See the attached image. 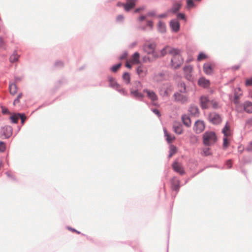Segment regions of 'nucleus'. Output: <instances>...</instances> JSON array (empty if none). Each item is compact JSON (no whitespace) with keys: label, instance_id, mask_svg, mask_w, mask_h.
I'll use <instances>...</instances> for the list:
<instances>
[{"label":"nucleus","instance_id":"obj_1","mask_svg":"<svg viewBox=\"0 0 252 252\" xmlns=\"http://www.w3.org/2000/svg\"><path fill=\"white\" fill-rule=\"evenodd\" d=\"M155 48L156 45L154 43H148L144 45L143 49L147 54V56L143 58V62H152L158 58V56L155 51Z\"/></svg>","mask_w":252,"mask_h":252},{"label":"nucleus","instance_id":"obj_2","mask_svg":"<svg viewBox=\"0 0 252 252\" xmlns=\"http://www.w3.org/2000/svg\"><path fill=\"white\" fill-rule=\"evenodd\" d=\"M217 138L215 132L206 131L203 135V144L206 146H212L217 141Z\"/></svg>","mask_w":252,"mask_h":252},{"label":"nucleus","instance_id":"obj_3","mask_svg":"<svg viewBox=\"0 0 252 252\" xmlns=\"http://www.w3.org/2000/svg\"><path fill=\"white\" fill-rule=\"evenodd\" d=\"M142 89V85L139 81H135L132 85L131 88L130 89V94L133 96L139 98H143L144 95L141 93L139 92V91Z\"/></svg>","mask_w":252,"mask_h":252},{"label":"nucleus","instance_id":"obj_4","mask_svg":"<svg viewBox=\"0 0 252 252\" xmlns=\"http://www.w3.org/2000/svg\"><path fill=\"white\" fill-rule=\"evenodd\" d=\"M172 55L173 57L171 59V66L174 69L178 68L184 62V60L180 54V51L178 49L177 53Z\"/></svg>","mask_w":252,"mask_h":252},{"label":"nucleus","instance_id":"obj_5","mask_svg":"<svg viewBox=\"0 0 252 252\" xmlns=\"http://www.w3.org/2000/svg\"><path fill=\"white\" fill-rule=\"evenodd\" d=\"M186 93H180L177 92L174 94V96L176 101L182 103L187 102L189 99V96Z\"/></svg>","mask_w":252,"mask_h":252},{"label":"nucleus","instance_id":"obj_6","mask_svg":"<svg viewBox=\"0 0 252 252\" xmlns=\"http://www.w3.org/2000/svg\"><path fill=\"white\" fill-rule=\"evenodd\" d=\"M12 134V128L10 126H4L1 129L0 134L5 138H8Z\"/></svg>","mask_w":252,"mask_h":252},{"label":"nucleus","instance_id":"obj_7","mask_svg":"<svg viewBox=\"0 0 252 252\" xmlns=\"http://www.w3.org/2000/svg\"><path fill=\"white\" fill-rule=\"evenodd\" d=\"M200 105L202 109H207L210 103V100L207 96L202 95L200 97Z\"/></svg>","mask_w":252,"mask_h":252},{"label":"nucleus","instance_id":"obj_8","mask_svg":"<svg viewBox=\"0 0 252 252\" xmlns=\"http://www.w3.org/2000/svg\"><path fill=\"white\" fill-rule=\"evenodd\" d=\"M214 68L215 65L210 63H204L203 66L204 72L209 75L213 73Z\"/></svg>","mask_w":252,"mask_h":252},{"label":"nucleus","instance_id":"obj_9","mask_svg":"<svg viewBox=\"0 0 252 252\" xmlns=\"http://www.w3.org/2000/svg\"><path fill=\"white\" fill-rule=\"evenodd\" d=\"M209 120L214 124H218L221 122V118L218 114L215 113H210L209 116Z\"/></svg>","mask_w":252,"mask_h":252},{"label":"nucleus","instance_id":"obj_10","mask_svg":"<svg viewBox=\"0 0 252 252\" xmlns=\"http://www.w3.org/2000/svg\"><path fill=\"white\" fill-rule=\"evenodd\" d=\"M205 128V125L203 121H197L195 122L194 126V130L196 133H200Z\"/></svg>","mask_w":252,"mask_h":252},{"label":"nucleus","instance_id":"obj_11","mask_svg":"<svg viewBox=\"0 0 252 252\" xmlns=\"http://www.w3.org/2000/svg\"><path fill=\"white\" fill-rule=\"evenodd\" d=\"M143 92L146 94L147 96L150 98L151 101L154 102L158 100V95L154 91L148 89H144Z\"/></svg>","mask_w":252,"mask_h":252},{"label":"nucleus","instance_id":"obj_12","mask_svg":"<svg viewBox=\"0 0 252 252\" xmlns=\"http://www.w3.org/2000/svg\"><path fill=\"white\" fill-rule=\"evenodd\" d=\"M178 52V49L175 48H171L170 46H166L161 51V54L162 56H165L167 53H169L171 55L173 54H176Z\"/></svg>","mask_w":252,"mask_h":252},{"label":"nucleus","instance_id":"obj_13","mask_svg":"<svg viewBox=\"0 0 252 252\" xmlns=\"http://www.w3.org/2000/svg\"><path fill=\"white\" fill-rule=\"evenodd\" d=\"M137 74L140 77L143 78L147 74V69L143 65H139L137 67L136 69Z\"/></svg>","mask_w":252,"mask_h":252},{"label":"nucleus","instance_id":"obj_14","mask_svg":"<svg viewBox=\"0 0 252 252\" xmlns=\"http://www.w3.org/2000/svg\"><path fill=\"white\" fill-rule=\"evenodd\" d=\"M192 66L191 65H187L184 67V72L186 78L188 80H190L191 78V73L192 71Z\"/></svg>","mask_w":252,"mask_h":252},{"label":"nucleus","instance_id":"obj_15","mask_svg":"<svg viewBox=\"0 0 252 252\" xmlns=\"http://www.w3.org/2000/svg\"><path fill=\"white\" fill-rule=\"evenodd\" d=\"M136 0H126L124 5V9L126 11H129L133 8L136 4Z\"/></svg>","mask_w":252,"mask_h":252},{"label":"nucleus","instance_id":"obj_16","mask_svg":"<svg viewBox=\"0 0 252 252\" xmlns=\"http://www.w3.org/2000/svg\"><path fill=\"white\" fill-rule=\"evenodd\" d=\"M210 84V81L204 77L200 78L198 81V85L203 88L208 87Z\"/></svg>","mask_w":252,"mask_h":252},{"label":"nucleus","instance_id":"obj_17","mask_svg":"<svg viewBox=\"0 0 252 252\" xmlns=\"http://www.w3.org/2000/svg\"><path fill=\"white\" fill-rule=\"evenodd\" d=\"M170 27L172 30L177 32L180 29V23L176 20H173L170 22Z\"/></svg>","mask_w":252,"mask_h":252},{"label":"nucleus","instance_id":"obj_18","mask_svg":"<svg viewBox=\"0 0 252 252\" xmlns=\"http://www.w3.org/2000/svg\"><path fill=\"white\" fill-rule=\"evenodd\" d=\"M173 168L176 172L180 174H183L184 173V171L182 166L178 162H174L173 163Z\"/></svg>","mask_w":252,"mask_h":252},{"label":"nucleus","instance_id":"obj_19","mask_svg":"<svg viewBox=\"0 0 252 252\" xmlns=\"http://www.w3.org/2000/svg\"><path fill=\"white\" fill-rule=\"evenodd\" d=\"M108 81L109 82V85L110 87L115 88L116 89H119L120 88V85L117 83L115 79L112 77L109 76Z\"/></svg>","mask_w":252,"mask_h":252},{"label":"nucleus","instance_id":"obj_20","mask_svg":"<svg viewBox=\"0 0 252 252\" xmlns=\"http://www.w3.org/2000/svg\"><path fill=\"white\" fill-rule=\"evenodd\" d=\"M222 132L224 134V137H228L231 135L230 126L228 123L226 124L225 126L222 129Z\"/></svg>","mask_w":252,"mask_h":252},{"label":"nucleus","instance_id":"obj_21","mask_svg":"<svg viewBox=\"0 0 252 252\" xmlns=\"http://www.w3.org/2000/svg\"><path fill=\"white\" fill-rule=\"evenodd\" d=\"M171 188L173 190L178 191L180 188V181L176 178H173L171 181Z\"/></svg>","mask_w":252,"mask_h":252},{"label":"nucleus","instance_id":"obj_22","mask_svg":"<svg viewBox=\"0 0 252 252\" xmlns=\"http://www.w3.org/2000/svg\"><path fill=\"white\" fill-rule=\"evenodd\" d=\"M140 55L138 53L135 52L132 56L129 61L132 64H138L139 63Z\"/></svg>","mask_w":252,"mask_h":252},{"label":"nucleus","instance_id":"obj_23","mask_svg":"<svg viewBox=\"0 0 252 252\" xmlns=\"http://www.w3.org/2000/svg\"><path fill=\"white\" fill-rule=\"evenodd\" d=\"M189 111L192 115L198 116L199 114V109L195 106H191L189 108Z\"/></svg>","mask_w":252,"mask_h":252},{"label":"nucleus","instance_id":"obj_24","mask_svg":"<svg viewBox=\"0 0 252 252\" xmlns=\"http://www.w3.org/2000/svg\"><path fill=\"white\" fill-rule=\"evenodd\" d=\"M17 87L15 84L11 83L9 84V90L11 95H15L17 92Z\"/></svg>","mask_w":252,"mask_h":252},{"label":"nucleus","instance_id":"obj_25","mask_svg":"<svg viewBox=\"0 0 252 252\" xmlns=\"http://www.w3.org/2000/svg\"><path fill=\"white\" fill-rule=\"evenodd\" d=\"M182 121L184 124L188 127L190 126L191 125V121L189 117L186 115H184L182 117Z\"/></svg>","mask_w":252,"mask_h":252},{"label":"nucleus","instance_id":"obj_26","mask_svg":"<svg viewBox=\"0 0 252 252\" xmlns=\"http://www.w3.org/2000/svg\"><path fill=\"white\" fill-rule=\"evenodd\" d=\"M244 110L246 112L251 113H252V103L251 102H246L244 104Z\"/></svg>","mask_w":252,"mask_h":252},{"label":"nucleus","instance_id":"obj_27","mask_svg":"<svg viewBox=\"0 0 252 252\" xmlns=\"http://www.w3.org/2000/svg\"><path fill=\"white\" fill-rule=\"evenodd\" d=\"M179 93H186V87L185 84L183 82H180L178 86Z\"/></svg>","mask_w":252,"mask_h":252},{"label":"nucleus","instance_id":"obj_28","mask_svg":"<svg viewBox=\"0 0 252 252\" xmlns=\"http://www.w3.org/2000/svg\"><path fill=\"white\" fill-rule=\"evenodd\" d=\"M19 56L16 51L14 52L12 55L9 58V61L11 63H14L18 61Z\"/></svg>","mask_w":252,"mask_h":252},{"label":"nucleus","instance_id":"obj_29","mask_svg":"<svg viewBox=\"0 0 252 252\" xmlns=\"http://www.w3.org/2000/svg\"><path fill=\"white\" fill-rule=\"evenodd\" d=\"M174 131L178 134H181L183 132L182 127L180 125H174L173 126Z\"/></svg>","mask_w":252,"mask_h":252},{"label":"nucleus","instance_id":"obj_30","mask_svg":"<svg viewBox=\"0 0 252 252\" xmlns=\"http://www.w3.org/2000/svg\"><path fill=\"white\" fill-rule=\"evenodd\" d=\"M123 79L126 84L130 82V75L128 72H125L123 75Z\"/></svg>","mask_w":252,"mask_h":252},{"label":"nucleus","instance_id":"obj_31","mask_svg":"<svg viewBox=\"0 0 252 252\" xmlns=\"http://www.w3.org/2000/svg\"><path fill=\"white\" fill-rule=\"evenodd\" d=\"M158 30L161 32H164L166 31V26L164 23L159 22L158 24Z\"/></svg>","mask_w":252,"mask_h":252},{"label":"nucleus","instance_id":"obj_32","mask_svg":"<svg viewBox=\"0 0 252 252\" xmlns=\"http://www.w3.org/2000/svg\"><path fill=\"white\" fill-rule=\"evenodd\" d=\"M201 155L204 156H207L211 155L210 149L209 148H205L203 149Z\"/></svg>","mask_w":252,"mask_h":252},{"label":"nucleus","instance_id":"obj_33","mask_svg":"<svg viewBox=\"0 0 252 252\" xmlns=\"http://www.w3.org/2000/svg\"><path fill=\"white\" fill-rule=\"evenodd\" d=\"M10 119L12 122L14 123H17L18 122V119H19V114H14L10 116Z\"/></svg>","mask_w":252,"mask_h":252},{"label":"nucleus","instance_id":"obj_34","mask_svg":"<svg viewBox=\"0 0 252 252\" xmlns=\"http://www.w3.org/2000/svg\"><path fill=\"white\" fill-rule=\"evenodd\" d=\"M176 152H177L176 147L173 145H171L170 148V154L169 155V157L171 158Z\"/></svg>","mask_w":252,"mask_h":252},{"label":"nucleus","instance_id":"obj_35","mask_svg":"<svg viewBox=\"0 0 252 252\" xmlns=\"http://www.w3.org/2000/svg\"><path fill=\"white\" fill-rule=\"evenodd\" d=\"M164 132L165 136L166 137V140L168 143L172 142L175 139V137L169 135L168 133H167L166 131H164Z\"/></svg>","mask_w":252,"mask_h":252},{"label":"nucleus","instance_id":"obj_36","mask_svg":"<svg viewBox=\"0 0 252 252\" xmlns=\"http://www.w3.org/2000/svg\"><path fill=\"white\" fill-rule=\"evenodd\" d=\"M181 6V5L179 3H177L174 4L173 5L172 9L173 12L175 13V12H177L178 11H179V9H180Z\"/></svg>","mask_w":252,"mask_h":252},{"label":"nucleus","instance_id":"obj_37","mask_svg":"<svg viewBox=\"0 0 252 252\" xmlns=\"http://www.w3.org/2000/svg\"><path fill=\"white\" fill-rule=\"evenodd\" d=\"M229 145V140L227 137L223 138V148L226 149Z\"/></svg>","mask_w":252,"mask_h":252},{"label":"nucleus","instance_id":"obj_38","mask_svg":"<svg viewBox=\"0 0 252 252\" xmlns=\"http://www.w3.org/2000/svg\"><path fill=\"white\" fill-rule=\"evenodd\" d=\"M207 56L206 54L203 53H200L197 57V61L200 62L201 61L204 60L207 58Z\"/></svg>","mask_w":252,"mask_h":252},{"label":"nucleus","instance_id":"obj_39","mask_svg":"<svg viewBox=\"0 0 252 252\" xmlns=\"http://www.w3.org/2000/svg\"><path fill=\"white\" fill-rule=\"evenodd\" d=\"M210 104L212 105L213 108L216 109L219 107V103L215 99L210 100Z\"/></svg>","mask_w":252,"mask_h":252},{"label":"nucleus","instance_id":"obj_40","mask_svg":"<svg viewBox=\"0 0 252 252\" xmlns=\"http://www.w3.org/2000/svg\"><path fill=\"white\" fill-rule=\"evenodd\" d=\"M0 48L5 49L6 44L2 37L0 36Z\"/></svg>","mask_w":252,"mask_h":252},{"label":"nucleus","instance_id":"obj_41","mask_svg":"<svg viewBox=\"0 0 252 252\" xmlns=\"http://www.w3.org/2000/svg\"><path fill=\"white\" fill-rule=\"evenodd\" d=\"M121 66V63H119V64H117L116 65L113 66L111 68V71H112L113 72H117V70L120 68Z\"/></svg>","mask_w":252,"mask_h":252},{"label":"nucleus","instance_id":"obj_42","mask_svg":"<svg viewBox=\"0 0 252 252\" xmlns=\"http://www.w3.org/2000/svg\"><path fill=\"white\" fill-rule=\"evenodd\" d=\"M6 149V145L5 143L0 141V152H3Z\"/></svg>","mask_w":252,"mask_h":252},{"label":"nucleus","instance_id":"obj_43","mask_svg":"<svg viewBox=\"0 0 252 252\" xmlns=\"http://www.w3.org/2000/svg\"><path fill=\"white\" fill-rule=\"evenodd\" d=\"M188 8H191L194 6V3L193 0H187Z\"/></svg>","mask_w":252,"mask_h":252},{"label":"nucleus","instance_id":"obj_44","mask_svg":"<svg viewBox=\"0 0 252 252\" xmlns=\"http://www.w3.org/2000/svg\"><path fill=\"white\" fill-rule=\"evenodd\" d=\"M245 85L247 86L252 85V77L246 80Z\"/></svg>","mask_w":252,"mask_h":252},{"label":"nucleus","instance_id":"obj_45","mask_svg":"<svg viewBox=\"0 0 252 252\" xmlns=\"http://www.w3.org/2000/svg\"><path fill=\"white\" fill-rule=\"evenodd\" d=\"M19 118H20L21 120L22 124H24V123L26 119V117L23 114H19Z\"/></svg>","mask_w":252,"mask_h":252},{"label":"nucleus","instance_id":"obj_46","mask_svg":"<svg viewBox=\"0 0 252 252\" xmlns=\"http://www.w3.org/2000/svg\"><path fill=\"white\" fill-rule=\"evenodd\" d=\"M226 165L228 168H230L232 165V161L231 159H229L227 161L226 163Z\"/></svg>","mask_w":252,"mask_h":252},{"label":"nucleus","instance_id":"obj_47","mask_svg":"<svg viewBox=\"0 0 252 252\" xmlns=\"http://www.w3.org/2000/svg\"><path fill=\"white\" fill-rule=\"evenodd\" d=\"M246 150L248 152L252 151V142H250L247 147L246 148Z\"/></svg>","mask_w":252,"mask_h":252},{"label":"nucleus","instance_id":"obj_48","mask_svg":"<svg viewBox=\"0 0 252 252\" xmlns=\"http://www.w3.org/2000/svg\"><path fill=\"white\" fill-rule=\"evenodd\" d=\"M127 56V53H124L122 55H121L120 57V60H124L126 58Z\"/></svg>","mask_w":252,"mask_h":252},{"label":"nucleus","instance_id":"obj_49","mask_svg":"<svg viewBox=\"0 0 252 252\" xmlns=\"http://www.w3.org/2000/svg\"><path fill=\"white\" fill-rule=\"evenodd\" d=\"M178 18L181 19H184L185 18V16L183 13H179L178 14Z\"/></svg>","mask_w":252,"mask_h":252},{"label":"nucleus","instance_id":"obj_50","mask_svg":"<svg viewBox=\"0 0 252 252\" xmlns=\"http://www.w3.org/2000/svg\"><path fill=\"white\" fill-rule=\"evenodd\" d=\"M153 112L157 115L158 116H160V113L158 109H155L153 110Z\"/></svg>","mask_w":252,"mask_h":252},{"label":"nucleus","instance_id":"obj_51","mask_svg":"<svg viewBox=\"0 0 252 252\" xmlns=\"http://www.w3.org/2000/svg\"><path fill=\"white\" fill-rule=\"evenodd\" d=\"M124 19V17L120 15H119L117 17V20L118 21H122Z\"/></svg>","mask_w":252,"mask_h":252},{"label":"nucleus","instance_id":"obj_52","mask_svg":"<svg viewBox=\"0 0 252 252\" xmlns=\"http://www.w3.org/2000/svg\"><path fill=\"white\" fill-rule=\"evenodd\" d=\"M238 99H239V97L235 95V97H234V102L236 104L238 103Z\"/></svg>","mask_w":252,"mask_h":252},{"label":"nucleus","instance_id":"obj_53","mask_svg":"<svg viewBox=\"0 0 252 252\" xmlns=\"http://www.w3.org/2000/svg\"><path fill=\"white\" fill-rule=\"evenodd\" d=\"M247 124L250 125V126H252V118L249 119L247 121Z\"/></svg>","mask_w":252,"mask_h":252},{"label":"nucleus","instance_id":"obj_54","mask_svg":"<svg viewBox=\"0 0 252 252\" xmlns=\"http://www.w3.org/2000/svg\"><path fill=\"white\" fill-rule=\"evenodd\" d=\"M126 67L128 68H131V65H130V63H128V62H127L126 63Z\"/></svg>","mask_w":252,"mask_h":252},{"label":"nucleus","instance_id":"obj_55","mask_svg":"<svg viewBox=\"0 0 252 252\" xmlns=\"http://www.w3.org/2000/svg\"><path fill=\"white\" fill-rule=\"evenodd\" d=\"M19 102V99L17 98H16L13 102V105H15L16 104L18 103Z\"/></svg>","mask_w":252,"mask_h":252},{"label":"nucleus","instance_id":"obj_56","mask_svg":"<svg viewBox=\"0 0 252 252\" xmlns=\"http://www.w3.org/2000/svg\"><path fill=\"white\" fill-rule=\"evenodd\" d=\"M125 4V3H121V2H119L117 3V6H123V7H124Z\"/></svg>","mask_w":252,"mask_h":252},{"label":"nucleus","instance_id":"obj_57","mask_svg":"<svg viewBox=\"0 0 252 252\" xmlns=\"http://www.w3.org/2000/svg\"><path fill=\"white\" fill-rule=\"evenodd\" d=\"M145 18H146V17H145V16H140V17L139 18V20L140 21H143V20H144L145 19Z\"/></svg>","mask_w":252,"mask_h":252},{"label":"nucleus","instance_id":"obj_58","mask_svg":"<svg viewBox=\"0 0 252 252\" xmlns=\"http://www.w3.org/2000/svg\"><path fill=\"white\" fill-rule=\"evenodd\" d=\"M70 230L72 231V232H76L78 234H80V232L78 231L77 230L73 229V228H70Z\"/></svg>","mask_w":252,"mask_h":252},{"label":"nucleus","instance_id":"obj_59","mask_svg":"<svg viewBox=\"0 0 252 252\" xmlns=\"http://www.w3.org/2000/svg\"><path fill=\"white\" fill-rule=\"evenodd\" d=\"M143 9V8H137V9H136L135 10V12H139L140 11L142 10Z\"/></svg>","mask_w":252,"mask_h":252},{"label":"nucleus","instance_id":"obj_60","mask_svg":"<svg viewBox=\"0 0 252 252\" xmlns=\"http://www.w3.org/2000/svg\"><path fill=\"white\" fill-rule=\"evenodd\" d=\"M241 147L240 146L238 147V149H239V152L240 153V154H242L243 151V148H242V149H241Z\"/></svg>","mask_w":252,"mask_h":252},{"label":"nucleus","instance_id":"obj_61","mask_svg":"<svg viewBox=\"0 0 252 252\" xmlns=\"http://www.w3.org/2000/svg\"><path fill=\"white\" fill-rule=\"evenodd\" d=\"M22 95H23L22 94V93H20L18 95L17 98H18L20 100V99L22 97Z\"/></svg>","mask_w":252,"mask_h":252},{"label":"nucleus","instance_id":"obj_62","mask_svg":"<svg viewBox=\"0 0 252 252\" xmlns=\"http://www.w3.org/2000/svg\"><path fill=\"white\" fill-rule=\"evenodd\" d=\"M152 24H153V23L152 22H151V21L148 22V25L149 26H151L152 27Z\"/></svg>","mask_w":252,"mask_h":252},{"label":"nucleus","instance_id":"obj_63","mask_svg":"<svg viewBox=\"0 0 252 252\" xmlns=\"http://www.w3.org/2000/svg\"><path fill=\"white\" fill-rule=\"evenodd\" d=\"M239 66H237V67L236 68V69H238V68H239Z\"/></svg>","mask_w":252,"mask_h":252}]
</instances>
